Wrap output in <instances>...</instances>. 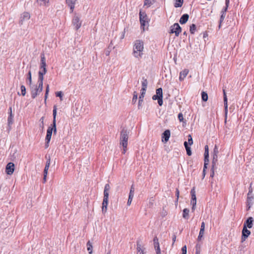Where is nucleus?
<instances>
[{
  "mask_svg": "<svg viewBox=\"0 0 254 254\" xmlns=\"http://www.w3.org/2000/svg\"><path fill=\"white\" fill-rule=\"evenodd\" d=\"M46 66V58L45 57L44 54H41L40 69L38 72V87H37L35 88V90H37V92H40L42 91L43 76L47 71Z\"/></svg>",
  "mask_w": 254,
  "mask_h": 254,
  "instance_id": "nucleus-1",
  "label": "nucleus"
},
{
  "mask_svg": "<svg viewBox=\"0 0 254 254\" xmlns=\"http://www.w3.org/2000/svg\"><path fill=\"white\" fill-rule=\"evenodd\" d=\"M143 42L140 40L135 41L133 45L132 54L136 58H139L143 55Z\"/></svg>",
  "mask_w": 254,
  "mask_h": 254,
  "instance_id": "nucleus-2",
  "label": "nucleus"
},
{
  "mask_svg": "<svg viewBox=\"0 0 254 254\" xmlns=\"http://www.w3.org/2000/svg\"><path fill=\"white\" fill-rule=\"evenodd\" d=\"M128 131L126 129H123L120 134V144L122 145L124 150L123 151V153L125 154L126 151V148L127 146L128 142Z\"/></svg>",
  "mask_w": 254,
  "mask_h": 254,
  "instance_id": "nucleus-3",
  "label": "nucleus"
},
{
  "mask_svg": "<svg viewBox=\"0 0 254 254\" xmlns=\"http://www.w3.org/2000/svg\"><path fill=\"white\" fill-rule=\"evenodd\" d=\"M110 186L109 184H106L104 190V198L102 206V211L103 213H105L107 210L109 198V191L110 190Z\"/></svg>",
  "mask_w": 254,
  "mask_h": 254,
  "instance_id": "nucleus-4",
  "label": "nucleus"
},
{
  "mask_svg": "<svg viewBox=\"0 0 254 254\" xmlns=\"http://www.w3.org/2000/svg\"><path fill=\"white\" fill-rule=\"evenodd\" d=\"M152 99L154 100H157L159 106H162L163 104V92L162 89L159 88L156 90V94L153 95Z\"/></svg>",
  "mask_w": 254,
  "mask_h": 254,
  "instance_id": "nucleus-5",
  "label": "nucleus"
},
{
  "mask_svg": "<svg viewBox=\"0 0 254 254\" xmlns=\"http://www.w3.org/2000/svg\"><path fill=\"white\" fill-rule=\"evenodd\" d=\"M56 115H57V108L55 106L54 110H53V117H54V119H53V127L51 128V129H50V128L49 127V142L50 141L53 130H54V134H56V133L57 132L56 127Z\"/></svg>",
  "mask_w": 254,
  "mask_h": 254,
  "instance_id": "nucleus-6",
  "label": "nucleus"
},
{
  "mask_svg": "<svg viewBox=\"0 0 254 254\" xmlns=\"http://www.w3.org/2000/svg\"><path fill=\"white\" fill-rule=\"evenodd\" d=\"M148 18L145 12H139V20L140 22L141 27H144L148 23Z\"/></svg>",
  "mask_w": 254,
  "mask_h": 254,
  "instance_id": "nucleus-7",
  "label": "nucleus"
},
{
  "mask_svg": "<svg viewBox=\"0 0 254 254\" xmlns=\"http://www.w3.org/2000/svg\"><path fill=\"white\" fill-rule=\"evenodd\" d=\"M170 33H175L176 36H178L181 32L182 29L178 23H175L170 27Z\"/></svg>",
  "mask_w": 254,
  "mask_h": 254,
  "instance_id": "nucleus-8",
  "label": "nucleus"
},
{
  "mask_svg": "<svg viewBox=\"0 0 254 254\" xmlns=\"http://www.w3.org/2000/svg\"><path fill=\"white\" fill-rule=\"evenodd\" d=\"M81 23L82 22L80 20V18L78 16L75 15L73 17L72 24L76 30H77L81 27Z\"/></svg>",
  "mask_w": 254,
  "mask_h": 254,
  "instance_id": "nucleus-9",
  "label": "nucleus"
},
{
  "mask_svg": "<svg viewBox=\"0 0 254 254\" xmlns=\"http://www.w3.org/2000/svg\"><path fill=\"white\" fill-rule=\"evenodd\" d=\"M224 96V113H225V123H226L228 114V101L226 93L224 89L223 90Z\"/></svg>",
  "mask_w": 254,
  "mask_h": 254,
  "instance_id": "nucleus-10",
  "label": "nucleus"
},
{
  "mask_svg": "<svg viewBox=\"0 0 254 254\" xmlns=\"http://www.w3.org/2000/svg\"><path fill=\"white\" fill-rule=\"evenodd\" d=\"M30 17V14L28 12L23 13L21 14L20 17L19 24L21 25L23 24L24 22L28 20Z\"/></svg>",
  "mask_w": 254,
  "mask_h": 254,
  "instance_id": "nucleus-11",
  "label": "nucleus"
},
{
  "mask_svg": "<svg viewBox=\"0 0 254 254\" xmlns=\"http://www.w3.org/2000/svg\"><path fill=\"white\" fill-rule=\"evenodd\" d=\"M14 170V165L13 163H8L5 169V171L8 175H11Z\"/></svg>",
  "mask_w": 254,
  "mask_h": 254,
  "instance_id": "nucleus-12",
  "label": "nucleus"
},
{
  "mask_svg": "<svg viewBox=\"0 0 254 254\" xmlns=\"http://www.w3.org/2000/svg\"><path fill=\"white\" fill-rule=\"evenodd\" d=\"M246 228V226H243L242 230V241H245V240L251 234V232Z\"/></svg>",
  "mask_w": 254,
  "mask_h": 254,
  "instance_id": "nucleus-13",
  "label": "nucleus"
},
{
  "mask_svg": "<svg viewBox=\"0 0 254 254\" xmlns=\"http://www.w3.org/2000/svg\"><path fill=\"white\" fill-rule=\"evenodd\" d=\"M134 188L133 187V185H132L130 188L128 198L127 202V205H130L131 201L132 200V199L134 197Z\"/></svg>",
  "mask_w": 254,
  "mask_h": 254,
  "instance_id": "nucleus-14",
  "label": "nucleus"
},
{
  "mask_svg": "<svg viewBox=\"0 0 254 254\" xmlns=\"http://www.w3.org/2000/svg\"><path fill=\"white\" fill-rule=\"evenodd\" d=\"M170 136V131L169 129L166 130L162 133V141L164 142H167L169 140Z\"/></svg>",
  "mask_w": 254,
  "mask_h": 254,
  "instance_id": "nucleus-15",
  "label": "nucleus"
},
{
  "mask_svg": "<svg viewBox=\"0 0 254 254\" xmlns=\"http://www.w3.org/2000/svg\"><path fill=\"white\" fill-rule=\"evenodd\" d=\"M254 219L252 217H249L247 220L244 222L243 226H246V228H251L253 226Z\"/></svg>",
  "mask_w": 254,
  "mask_h": 254,
  "instance_id": "nucleus-16",
  "label": "nucleus"
},
{
  "mask_svg": "<svg viewBox=\"0 0 254 254\" xmlns=\"http://www.w3.org/2000/svg\"><path fill=\"white\" fill-rule=\"evenodd\" d=\"M189 73V70L188 69H185L180 73L179 80L182 81L186 77Z\"/></svg>",
  "mask_w": 254,
  "mask_h": 254,
  "instance_id": "nucleus-17",
  "label": "nucleus"
},
{
  "mask_svg": "<svg viewBox=\"0 0 254 254\" xmlns=\"http://www.w3.org/2000/svg\"><path fill=\"white\" fill-rule=\"evenodd\" d=\"M8 111H9V115L8 117L7 122H8V125L9 126H10L13 123V117L12 114V108L11 107L9 108Z\"/></svg>",
  "mask_w": 254,
  "mask_h": 254,
  "instance_id": "nucleus-18",
  "label": "nucleus"
},
{
  "mask_svg": "<svg viewBox=\"0 0 254 254\" xmlns=\"http://www.w3.org/2000/svg\"><path fill=\"white\" fill-rule=\"evenodd\" d=\"M76 1V0H66V2L67 4L68 5V6L70 7V9L71 11H73Z\"/></svg>",
  "mask_w": 254,
  "mask_h": 254,
  "instance_id": "nucleus-19",
  "label": "nucleus"
},
{
  "mask_svg": "<svg viewBox=\"0 0 254 254\" xmlns=\"http://www.w3.org/2000/svg\"><path fill=\"white\" fill-rule=\"evenodd\" d=\"M251 192V191L249 190V192L248 194V197H247V206L248 207V209H250L252 204L253 202L254 197L252 196H250V193Z\"/></svg>",
  "mask_w": 254,
  "mask_h": 254,
  "instance_id": "nucleus-20",
  "label": "nucleus"
},
{
  "mask_svg": "<svg viewBox=\"0 0 254 254\" xmlns=\"http://www.w3.org/2000/svg\"><path fill=\"white\" fill-rule=\"evenodd\" d=\"M189 16L188 14H183L179 20L180 23L181 24H185L189 19Z\"/></svg>",
  "mask_w": 254,
  "mask_h": 254,
  "instance_id": "nucleus-21",
  "label": "nucleus"
},
{
  "mask_svg": "<svg viewBox=\"0 0 254 254\" xmlns=\"http://www.w3.org/2000/svg\"><path fill=\"white\" fill-rule=\"evenodd\" d=\"M145 94V92L141 91V94L139 97L138 105V109H140L142 107V103L143 102V99L144 97Z\"/></svg>",
  "mask_w": 254,
  "mask_h": 254,
  "instance_id": "nucleus-22",
  "label": "nucleus"
},
{
  "mask_svg": "<svg viewBox=\"0 0 254 254\" xmlns=\"http://www.w3.org/2000/svg\"><path fill=\"white\" fill-rule=\"evenodd\" d=\"M153 242H154V246L155 250H158V252L159 251L160 246H159V243L158 241V239L156 236L153 239Z\"/></svg>",
  "mask_w": 254,
  "mask_h": 254,
  "instance_id": "nucleus-23",
  "label": "nucleus"
},
{
  "mask_svg": "<svg viewBox=\"0 0 254 254\" xmlns=\"http://www.w3.org/2000/svg\"><path fill=\"white\" fill-rule=\"evenodd\" d=\"M217 154H213V159L212 161V169L216 167V163L217 162Z\"/></svg>",
  "mask_w": 254,
  "mask_h": 254,
  "instance_id": "nucleus-24",
  "label": "nucleus"
},
{
  "mask_svg": "<svg viewBox=\"0 0 254 254\" xmlns=\"http://www.w3.org/2000/svg\"><path fill=\"white\" fill-rule=\"evenodd\" d=\"M143 81L142 82V88L141 91L146 92L148 82L146 79L143 78Z\"/></svg>",
  "mask_w": 254,
  "mask_h": 254,
  "instance_id": "nucleus-25",
  "label": "nucleus"
},
{
  "mask_svg": "<svg viewBox=\"0 0 254 254\" xmlns=\"http://www.w3.org/2000/svg\"><path fill=\"white\" fill-rule=\"evenodd\" d=\"M204 149V159L206 160V162H209V149L208 145H205Z\"/></svg>",
  "mask_w": 254,
  "mask_h": 254,
  "instance_id": "nucleus-26",
  "label": "nucleus"
},
{
  "mask_svg": "<svg viewBox=\"0 0 254 254\" xmlns=\"http://www.w3.org/2000/svg\"><path fill=\"white\" fill-rule=\"evenodd\" d=\"M44 173L43 181H44V183H45L46 182V178H47V175L48 174V160L46 161V164H45V167Z\"/></svg>",
  "mask_w": 254,
  "mask_h": 254,
  "instance_id": "nucleus-27",
  "label": "nucleus"
},
{
  "mask_svg": "<svg viewBox=\"0 0 254 254\" xmlns=\"http://www.w3.org/2000/svg\"><path fill=\"white\" fill-rule=\"evenodd\" d=\"M190 193H191V202H196V195H195V191L194 190V188L191 189V190L190 191Z\"/></svg>",
  "mask_w": 254,
  "mask_h": 254,
  "instance_id": "nucleus-28",
  "label": "nucleus"
},
{
  "mask_svg": "<svg viewBox=\"0 0 254 254\" xmlns=\"http://www.w3.org/2000/svg\"><path fill=\"white\" fill-rule=\"evenodd\" d=\"M190 210L188 208H185L183 211V217L186 219H188L189 217Z\"/></svg>",
  "mask_w": 254,
  "mask_h": 254,
  "instance_id": "nucleus-29",
  "label": "nucleus"
},
{
  "mask_svg": "<svg viewBox=\"0 0 254 254\" xmlns=\"http://www.w3.org/2000/svg\"><path fill=\"white\" fill-rule=\"evenodd\" d=\"M184 146L186 149L187 154L189 156H190L191 155V151L190 147L189 146V145L188 144V142L187 141H185L184 142Z\"/></svg>",
  "mask_w": 254,
  "mask_h": 254,
  "instance_id": "nucleus-30",
  "label": "nucleus"
},
{
  "mask_svg": "<svg viewBox=\"0 0 254 254\" xmlns=\"http://www.w3.org/2000/svg\"><path fill=\"white\" fill-rule=\"evenodd\" d=\"M32 82L31 72V71H29L27 75V78L26 80L27 84L31 85Z\"/></svg>",
  "mask_w": 254,
  "mask_h": 254,
  "instance_id": "nucleus-31",
  "label": "nucleus"
},
{
  "mask_svg": "<svg viewBox=\"0 0 254 254\" xmlns=\"http://www.w3.org/2000/svg\"><path fill=\"white\" fill-rule=\"evenodd\" d=\"M184 0H176V2L175 3V7H181L183 5Z\"/></svg>",
  "mask_w": 254,
  "mask_h": 254,
  "instance_id": "nucleus-32",
  "label": "nucleus"
},
{
  "mask_svg": "<svg viewBox=\"0 0 254 254\" xmlns=\"http://www.w3.org/2000/svg\"><path fill=\"white\" fill-rule=\"evenodd\" d=\"M196 25L194 24H192L190 27V31L191 34H193L196 30Z\"/></svg>",
  "mask_w": 254,
  "mask_h": 254,
  "instance_id": "nucleus-33",
  "label": "nucleus"
},
{
  "mask_svg": "<svg viewBox=\"0 0 254 254\" xmlns=\"http://www.w3.org/2000/svg\"><path fill=\"white\" fill-rule=\"evenodd\" d=\"M226 16V13H221L220 19L219 21V29L221 28V23L223 21Z\"/></svg>",
  "mask_w": 254,
  "mask_h": 254,
  "instance_id": "nucleus-34",
  "label": "nucleus"
},
{
  "mask_svg": "<svg viewBox=\"0 0 254 254\" xmlns=\"http://www.w3.org/2000/svg\"><path fill=\"white\" fill-rule=\"evenodd\" d=\"M87 249L88 251L89 252V253L90 254H91L92 253V245L91 243L90 242V241H88L87 243Z\"/></svg>",
  "mask_w": 254,
  "mask_h": 254,
  "instance_id": "nucleus-35",
  "label": "nucleus"
},
{
  "mask_svg": "<svg viewBox=\"0 0 254 254\" xmlns=\"http://www.w3.org/2000/svg\"><path fill=\"white\" fill-rule=\"evenodd\" d=\"M201 98L202 100L203 101H206L208 100V95L205 92H202L201 93Z\"/></svg>",
  "mask_w": 254,
  "mask_h": 254,
  "instance_id": "nucleus-36",
  "label": "nucleus"
},
{
  "mask_svg": "<svg viewBox=\"0 0 254 254\" xmlns=\"http://www.w3.org/2000/svg\"><path fill=\"white\" fill-rule=\"evenodd\" d=\"M204 233V230L200 229L199 235H198V236L197 238L198 241H200L201 240L203 236Z\"/></svg>",
  "mask_w": 254,
  "mask_h": 254,
  "instance_id": "nucleus-37",
  "label": "nucleus"
},
{
  "mask_svg": "<svg viewBox=\"0 0 254 254\" xmlns=\"http://www.w3.org/2000/svg\"><path fill=\"white\" fill-rule=\"evenodd\" d=\"M20 89H21V95L22 96H25V94H26V88H25V86H24L23 85H22L20 86Z\"/></svg>",
  "mask_w": 254,
  "mask_h": 254,
  "instance_id": "nucleus-38",
  "label": "nucleus"
},
{
  "mask_svg": "<svg viewBox=\"0 0 254 254\" xmlns=\"http://www.w3.org/2000/svg\"><path fill=\"white\" fill-rule=\"evenodd\" d=\"M137 99V93L136 91L133 92V95L132 98V102L135 103Z\"/></svg>",
  "mask_w": 254,
  "mask_h": 254,
  "instance_id": "nucleus-39",
  "label": "nucleus"
},
{
  "mask_svg": "<svg viewBox=\"0 0 254 254\" xmlns=\"http://www.w3.org/2000/svg\"><path fill=\"white\" fill-rule=\"evenodd\" d=\"M152 4V0H145L144 5H146L147 7H149Z\"/></svg>",
  "mask_w": 254,
  "mask_h": 254,
  "instance_id": "nucleus-40",
  "label": "nucleus"
},
{
  "mask_svg": "<svg viewBox=\"0 0 254 254\" xmlns=\"http://www.w3.org/2000/svg\"><path fill=\"white\" fill-rule=\"evenodd\" d=\"M38 3L40 5H45L46 3V0H37Z\"/></svg>",
  "mask_w": 254,
  "mask_h": 254,
  "instance_id": "nucleus-41",
  "label": "nucleus"
},
{
  "mask_svg": "<svg viewBox=\"0 0 254 254\" xmlns=\"http://www.w3.org/2000/svg\"><path fill=\"white\" fill-rule=\"evenodd\" d=\"M56 95L57 97H59L61 99V100H62V97H63V92L62 91H59L56 93Z\"/></svg>",
  "mask_w": 254,
  "mask_h": 254,
  "instance_id": "nucleus-42",
  "label": "nucleus"
},
{
  "mask_svg": "<svg viewBox=\"0 0 254 254\" xmlns=\"http://www.w3.org/2000/svg\"><path fill=\"white\" fill-rule=\"evenodd\" d=\"M188 143L191 145L193 143V140L190 134L188 135Z\"/></svg>",
  "mask_w": 254,
  "mask_h": 254,
  "instance_id": "nucleus-43",
  "label": "nucleus"
},
{
  "mask_svg": "<svg viewBox=\"0 0 254 254\" xmlns=\"http://www.w3.org/2000/svg\"><path fill=\"white\" fill-rule=\"evenodd\" d=\"M38 92H37V90H36L35 89L34 90L32 91V93H31L32 97L33 98H35L36 97V96L37 95Z\"/></svg>",
  "mask_w": 254,
  "mask_h": 254,
  "instance_id": "nucleus-44",
  "label": "nucleus"
},
{
  "mask_svg": "<svg viewBox=\"0 0 254 254\" xmlns=\"http://www.w3.org/2000/svg\"><path fill=\"white\" fill-rule=\"evenodd\" d=\"M136 249H137V253L138 252H140L141 251H143L142 249H141V246L140 244H139L138 243H137V248H136Z\"/></svg>",
  "mask_w": 254,
  "mask_h": 254,
  "instance_id": "nucleus-45",
  "label": "nucleus"
},
{
  "mask_svg": "<svg viewBox=\"0 0 254 254\" xmlns=\"http://www.w3.org/2000/svg\"><path fill=\"white\" fill-rule=\"evenodd\" d=\"M48 98V85L46 86L45 94V102L46 103Z\"/></svg>",
  "mask_w": 254,
  "mask_h": 254,
  "instance_id": "nucleus-46",
  "label": "nucleus"
},
{
  "mask_svg": "<svg viewBox=\"0 0 254 254\" xmlns=\"http://www.w3.org/2000/svg\"><path fill=\"white\" fill-rule=\"evenodd\" d=\"M204 167H203V172L204 173L205 172V169L207 168V165L208 164L209 162H206V160L204 159Z\"/></svg>",
  "mask_w": 254,
  "mask_h": 254,
  "instance_id": "nucleus-47",
  "label": "nucleus"
},
{
  "mask_svg": "<svg viewBox=\"0 0 254 254\" xmlns=\"http://www.w3.org/2000/svg\"><path fill=\"white\" fill-rule=\"evenodd\" d=\"M182 254H187V247L184 246L182 248Z\"/></svg>",
  "mask_w": 254,
  "mask_h": 254,
  "instance_id": "nucleus-48",
  "label": "nucleus"
},
{
  "mask_svg": "<svg viewBox=\"0 0 254 254\" xmlns=\"http://www.w3.org/2000/svg\"><path fill=\"white\" fill-rule=\"evenodd\" d=\"M45 147H48V129L47 130L46 135L45 136Z\"/></svg>",
  "mask_w": 254,
  "mask_h": 254,
  "instance_id": "nucleus-49",
  "label": "nucleus"
},
{
  "mask_svg": "<svg viewBox=\"0 0 254 254\" xmlns=\"http://www.w3.org/2000/svg\"><path fill=\"white\" fill-rule=\"evenodd\" d=\"M44 117H42L41 119H40V121L41 122V124H40V127H42V129L43 128V121H44Z\"/></svg>",
  "mask_w": 254,
  "mask_h": 254,
  "instance_id": "nucleus-50",
  "label": "nucleus"
},
{
  "mask_svg": "<svg viewBox=\"0 0 254 254\" xmlns=\"http://www.w3.org/2000/svg\"><path fill=\"white\" fill-rule=\"evenodd\" d=\"M218 153V149L216 145L215 146L214 149H213V154H217Z\"/></svg>",
  "mask_w": 254,
  "mask_h": 254,
  "instance_id": "nucleus-51",
  "label": "nucleus"
},
{
  "mask_svg": "<svg viewBox=\"0 0 254 254\" xmlns=\"http://www.w3.org/2000/svg\"><path fill=\"white\" fill-rule=\"evenodd\" d=\"M178 119L180 120V121H182L184 119L182 113H179L178 115Z\"/></svg>",
  "mask_w": 254,
  "mask_h": 254,
  "instance_id": "nucleus-52",
  "label": "nucleus"
},
{
  "mask_svg": "<svg viewBox=\"0 0 254 254\" xmlns=\"http://www.w3.org/2000/svg\"><path fill=\"white\" fill-rule=\"evenodd\" d=\"M228 7H227V6H225L223 8V9L222 10V11H221V13H226V12H227V11Z\"/></svg>",
  "mask_w": 254,
  "mask_h": 254,
  "instance_id": "nucleus-53",
  "label": "nucleus"
},
{
  "mask_svg": "<svg viewBox=\"0 0 254 254\" xmlns=\"http://www.w3.org/2000/svg\"><path fill=\"white\" fill-rule=\"evenodd\" d=\"M190 203H191V204L192 205V210L193 211L195 209L196 202H190Z\"/></svg>",
  "mask_w": 254,
  "mask_h": 254,
  "instance_id": "nucleus-54",
  "label": "nucleus"
},
{
  "mask_svg": "<svg viewBox=\"0 0 254 254\" xmlns=\"http://www.w3.org/2000/svg\"><path fill=\"white\" fill-rule=\"evenodd\" d=\"M176 195L177 196V201H178V198H179V190L178 189H176Z\"/></svg>",
  "mask_w": 254,
  "mask_h": 254,
  "instance_id": "nucleus-55",
  "label": "nucleus"
},
{
  "mask_svg": "<svg viewBox=\"0 0 254 254\" xmlns=\"http://www.w3.org/2000/svg\"><path fill=\"white\" fill-rule=\"evenodd\" d=\"M200 229H203V230L205 229V223L204 222H202L201 223Z\"/></svg>",
  "mask_w": 254,
  "mask_h": 254,
  "instance_id": "nucleus-56",
  "label": "nucleus"
},
{
  "mask_svg": "<svg viewBox=\"0 0 254 254\" xmlns=\"http://www.w3.org/2000/svg\"><path fill=\"white\" fill-rule=\"evenodd\" d=\"M214 168L213 169H212V168H211L212 172H211V173L210 174V177H212V178L213 177L214 175Z\"/></svg>",
  "mask_w": 254,
  "mask_h": 254,
  "instance_id": "nucleus-57",
  "label": "nucleus"
},
{
  "mask_svg": "<svg viewBox=\"0 0 254 254\" xmlns=\"http://www.w3.org/2000/svg\"><path fill=\"white\" fill-rule=\"evenodd\" d=\"M229 0H225V6H227V7L229 6Z\"/></svg>",
  "mask_w": 254,
  "mask_h": 254,
  "instance_id": "nucleus-58",
  "label": "nucleus"
},
{
  "mask_svg": "<svg viewBox=\"0 0 254 254\" xmlns=\"http://www.w3.org/2000/svg\"><path fill=\"white\" fill-rule=\"evenodd\" d=\"M195 248H196V251H198V249H199V248H200V246L198 244H196Z\"/></svg>",
  "mask_w": 254,
  "mask_h": 254,
  "instance_id": "nucleus-59",
  "label": "nucleus"
},
{
  "mask_svg": "<svg viewBox=\"0 0 254 254\" xmlns=\"http://www.w3.org/2000/svg\"><path fill=\"white\" fill-rule=\"evenodd\" d=\"M156 254H161L160 250H159V252H158V250H156Z\"/></svg>",
  "mask_w": 254,
  "mask_h": 254,
  "instance_id": "nucleus-60",
  "label": "nucleus"
},
{
  "mask_svg": "<svg viewBox=\"0 0 254 254\" xmlns=\"http://www.w3.org/2000/svg\"><path fill=\"white\" fill-rule=\"evenodd\" d=\"M176 237L175 235H174V237L173 238V242L174 243L176 241Z\"/></svg>",
  "mask_w": 254,
  "mask_h": 254,
  "instance_id": "nucleus-61",
  "label": "nucleus"
},
{
  "mask_svg": "<svg viewBox=\"0 0 254 254\" xmlns=\"http://www.w3.org/2000/svg\"><path fill=\"white\" fill-rule=\"evenodd\" d=\"M137 254H144L143 251H141L140 252L137 253Z\"/></svg>",
  "mask_w": 254,
  "mask_h": 254,
  "instance_id": "nucleus-62",
  "label": "nucleus"
},
{
  "mask_svg": "<svg viewBox=\"0 0 254 254\" xmlns=\"http://www.w3.org/2000/svg\"><path fill=\"white\" fill-rule=\"evenodd\" d=\"M110 54V52L109 51H107L106 53V55L107 56H109Z\"/></svg>",
  "mask_w": 254,
  "mask_h": 254,
  "instance_id": "nucleus-63",
  "label": "nucleus"
},
{
  "mask_svg": "<svg viewBox=\"0 0 254 254\" xmlns=\"http://www.w3.org/2000/svg\"><path fill=\"white\" fill-rule=\"evenodd\" d=\"M107 254H111V252L109 251L107 253Z\"/></svg>",
  "mask_w": 254,
  "mask_h": 254,
  "instance_id": "nucleus-64",
  "label": "nucleus"
}]
</instances>
